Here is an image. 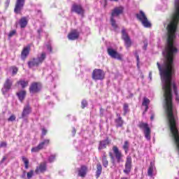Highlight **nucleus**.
Returning <instances> with one entry per match:
<instances>
[{"mask_svg":"<svg viewBox=\"0 0 179 179\" xmlns=\"http://www.w3.org/2000/svg\"><path fill=\"white\" fill-rule=\"evenodd\" d=\"M52 53V46L51 45H45L43 48V52L38 55L36 58H34L32 60L28 62L29 68H34V66H38L44 62V59H45L47 57V54Z\"/></svg>","mask_w":179,"mask_h":179,"instance_id":"1","label":"nucleus"},{"mask_svg":"<svg viewBox=\"0 0 179 179\" xmlns=\"http://www.w3.org/2000/svg\"><path fill=\"white\" fill-rule=\"evenodd\" d=\"M113 152L115 157L113 155V152H109V156L112 160V163H114L115 162V159L117 163H121V162H122V153L121 152V151H120L118 147L114 145L113 147Z\"/></svg>","mask_w":179,"mask_h":179,"instance_id":"2","label":"nucleus"},{"mask_svg":"<svg viewBox=\"0 0 179 179\" xmlns=\"http://www.w3.org/2000/svg\"><path fill=\"white\" fill-rule=\"evenodd\" d=\"M136 17L138 20L141 22L143 26H144V27H152V24L150 23V22H149V20H148V17H146V15L143 11L140 10L139 13L136 14Z\"/></svg>","mask_w":179,"mask_h":179,"instance_id":"3","label":"nucleus"},{"mask_svg":"<svg viewBox=\"0 0 179 179\" xmlns=\"http://www.w3.org/2000/svg\"><path fill=\"white\" fill-rule=\"evenodd\" d=\"M108 55L110 58H113V59H117V61H123L124 55L121 53L118 52L116 50L113 49L111 47H108L107 48Z\"/></svg>","mask_w":179,"mask_h":179,"instance_id":"4","label":"nucleus"},{"mask_svg":"<svg viewBox=\"0 0 179 179\" xmlns=\"http://www.w3.org/2000/svg\"><path fill=\"white\" fill-rule=\"evenodd\" d=\"M92 78L93 80H103L106 78V72L100 69H96L92 71Z\"/></svg>","mask_w":179,"mask_h":179,"instance_id":"5","label":"nucleus"},{"mask_svg":"<svg viewBox=\"0 0 179 179\" xmlns=\"http://www.w3.org/2000/svg\"><path fill=\"white\" fill-rule=\"evenodd\" d=\"M139 128L141 129H144V136L147 141H150L151 136H150V128H149V126L147 123L141 122L138 125Z\"/></svg>","mask_w":179,"mask_h":179,"instance_id":"6","label":"nucleus"},{"mask_svg":"<svg viewBox=\"0 0 179 179\" xmlns=\"http://www.w3.org/2000/svg\"><path fill=\"white\" fill-rule=\"evenodd\" d=\"M71 12L72 13H77V15H80L81 16L85 15V9L80 4H73L71 6Z\"/></svg>","mask_w":179,"mask_h":179,"instance_id":"7","label":"nucleus"},{"mask_svg":"<svg viewBox=\"0 0 179 179\" xmlns=\"http://www.w3.org/2000/svg\"><path fill=\"white\" fill-rule=\"evenodd\" d=\"M131 170H132V157H131V156H127L123 173H124V174H129Z\"/></svg>","mask_w":179,"mask_h":179,"instance_id":"8","label":"nucleus"},{"mask_svg":"<svg viewBox=\"0 0 179 179\" xmlns=\"http://www.w3.org/2000/svg\"><path fill=\"white\" fill-rule=\"evenodd\" d=\"M26 0H17L14 8V12L17 15H19L22 12V9H23V6H24V2Z\"/></svg>","mask_w":179,"mask_h":179,"instance_id":"9","label":"nucleus"},{"mask_svg":"<svg viewBox=\"0 0 179 179\" xmlns=\"http://www.w3.org/2000/svg\"><path fill=\"white\" fill-rule=\"evenodd\" d=\"M13 83V81L12 80H10V78H7L3 87L1 89V92L3 93V94H6V93H8V92H9L10 90V87H12V85Z\"/></svg>","mask_w":179,"mask_h":179,"instance_id":"10","label":"nucleus"},{"mask_svg":"<svg viewBox=\"0 0 179 179\" xmlns=\"http://www.w3.org/2000/svg\"><path fill=\"white\" fill-rule=\"evenodd\" d=\"M124 13V7L119 6L115 7L113 10H112L110 17H115V16H120V15H122Z\"/></svg>","mask_w":179,"mask_h":179,"instance_id":"11","label":"nucleus"},{"mask_svg":"<svg viewBox=\"0 0 179 179\" xmlns=\"http://www.w3.org/2000/svg\"><path fill=\"white\" fill-rule=\"evenodd\" d=\"M122 40H124L126 45H131V44H132V42L131 41V38H129V36L128 35L125 29L122 30Z\"/></svg>","mask_w":179,"mask_h":179,"instance_id":"12","label":"nucleus"},{"mask_svg":"<svg viewBox=\"0 0 179 179\" xmlns=\"http://www.w3.org/2000/svg\"><path fill=\"white\" fill-rule=\"evenodd\" d=\"M40 89H41V85L37 83H34L29 87V92L32 94L37 93L38 92H40Z\"/></svg>","mask_w":179,"mask_h":179,"instance_id":"13","label":"nucleus"},{"mask_svg":"<svg viewBox=\"0 0 179 179\" xmlns=\"http://www.w3.org/2000/svg\"><path fill=\"white\" fill-rule=\"evenodd\" d=\"M78 174L79 177L85 178L87 174V166H81L80 168L78 169Z\"/></svg>","mask_w":179,"mask_h":179,"instance_id":"14","label":"nucleus"},{"mask_svg":"<svg viewBox=\"0 0 179 179\" xmlns=\"http://www.w3.org/2000/svg\"><path fill=\"white\" fill-rule=\"evenodd\" d=\"M69 40H78L79 38V31L76 29H73L68 34Z\"/></svg>","mask_w":179,"mask_h":179,"instance_id":"15","label":"nucleus"},{"mask_svg":"<svg viewBox=\"0 0 179 179\" xmlns=\"http://www.w3.org/2000/svg\"><path fill=\"white\" fill-rule=\"evenodd\" d=\"M29 54H30V46H27L23 48L21 52V59L24 61V59H26V58H27L29 56Z\"/></svg>","mask_w":179,"mask_h":179,"instance_id":"16","label":"nucleus"},{"mask_svg":"<svg viewBox=\"0 0 179 179\" xmlns=\"http://www.w3.org/2000/svg\"><path fill=\"white\" fill-rule=\"evenodd\" d=\"M30 113H31V107L29 104L25 105L22 110V118H26Z\"/></svg>","mask_w":179,"mask_h":179,"instance_id":"17","label":"nucleus"},{"mask_svg":"<svg viewBox=\"0 0 179 179\" xmlns=\"http://www.w3.org/2000/svg\"><path fill=\"white\" fill-rule=\"evenodd\" d=\"M47 170V163L43 162L41 163L39 166H38L35 171L36 174H38L39 173H44Z\"/></svg>","mask_w":179,"mask_h":179,"instance_id":"18","label":"nucleus"},{"mask_svg":"<svg viewBox=\"0 0 179 179\" xmlns=\"http://www.w3.org/2000/svg\"><path fill=\"white\" fill-rule=\"evenodd\" d=\"M107 145H110V140L106 138V140L101 141L99 142V150H102V149H106Z\"/></svg>","mask_w":179,"mask_h":179,"instance_id":"19","label":"nucleus"},{"mask_svg":"<svg viewBox=\"0 0 179 179\" xmlns=\"http://www.w3.org/2000/svg\"><path fill=\"white\" fill-rule=\"evenodd\" d=\"M27 23H29V20L26 17H21L18 22V24H20L21 29H24L27 26Z\"/></svg>","mask_w":179,"mask_h":179,"instance_id":"20","label":"nucleus"},{"mask_svg":"<svg viewBox=\"0 0 179 179\" xmlns=\"http://www.w3.org/2000/svg\"><path fill=\"white\" fill-rule=\"evenodd\" d=\"M156 171V166H155V163L150 162V167L148 171V176L149 177H153V173Z\"/></svg>","mask_w":179,"mask_h":179,"instance_id":"21","label":"nucleus"},{"mask_svg":"<svg viewBox=\"0 0 179 179\" xmlns=\"http://www.w3.org/2000/svg\"><path fill=\"white\" fill-rule=\"evenodd\" d=\"M117 116L118 118L115 120L116 127L117 128H121V127L124 125V120H122V117H121L120 115L117 114Z\"/></svg>","mask_w":179,"mask_h":179,"instance_id":"22","label":"nucleus"},{"mask_svg":"<svg viewBox=\"0 0 179 179\" xmlns=\"http://www.w3.org/2000/svg\"><path fill=\"white\" fill-rule=\"evenodd\" d=\"M150 103V100H149V99H148L146 97L143 98L142 105L144 106V107H145V110L143 112V114H145V113H146V111H148V110H149V103Z\"/></svg>","mask_w":179,"mask_h":179,"instance_id":"23","label":"nucleus"},{"mask_svg":"<svg viewBox=\"0 0 179 179\" xmlns=\"http://www.w3.org/2000/svg\"><path fill=\"white\" fill-rule=\"evenodd\" d=\"M101 171H103V167L101 166V164H97L96 171L95 175L96 178H99V177L101 176Z\"/></svg>","mask_w":179,"mask_h":179,"instance_id":"24","label":"nucleus"},{"mask_svg":"<svg viewBox=\"0 0 179 179\" xmlns=\"http://www.w3.org/2000/svg\"><path fill=\"white\" fill-rule=\"evenodd\" d=\"M17 96L20 101H23L24 97H26V91H20L17 92Z\"/></svg>","mask_w":179,"mask_h":179,"instance_id":"25","label":"nucleus"},{"mask_svg":"<svg viewBox=\"0 0 179 179\" xmlns=\"http://www.w3.org/2000/svg\"><path fill=\"white\" fill-rule=\"evenodd\" d=\"M110 24L112 27H113L114 30H117V29H118V25L117 24V22L113 17H110Z\"/></svg>","mask_w":179,"mask_h":179,"instance_id":"26","label":"nucleus"},{"mask_svg":"<svg viewBox=\"0 0 179 179\" xmlns=\"http://www.w3.org/2000/svg\"><path fill=\"white\" fill-rule=\"evenodd\" d=\"M38 145L42 149H43L45 146H48V145H50V139H45L41 142Z\"/></svg>","mask_w":179,"mask_h":179,"instance_id":"27","label":"nucleus"},{"mask_svg":"<svg viewBox=\"0 0 179 179\" xmlns=\"http://www.w3.org/2000/svg\"><path fill=\"white\" fill-rule=\"evenodd\" d=\"M17 85H20L22 88L26 87L29 85V82L26 80H21L20 81H17Z\"/></svg>","mask_w":179,"mask_h":179,"instance_id":"28","label":"nucleus"},{"mask_svg":"<svg viewBox=\"0 0 179 179\" xmlns=\"http://www.w3.org/2000/svg\"><path fill=\"white\" fill-rule=\"evenodd\" d=\"M122 148L126 154L128 153V150H129V142L128 141H124Z\"/></svg>","mask_w":179,"mask_h":179,"instance_id":"29","label":"nucleus"},{"mask_svg":"<svg viewBox=\"0 0 179 179\" xmlns=\"http://www.w3.org/2000/svg\"><path fill=\"white\" fill-rule=\"evenodd\" d=\"M102 164L105 168L108 166V161L107 160V157H106V155L102 157Z\"/></svg>","mask_w":179,"mask_h":179,"instance_id":"30","label":"nucleus"},{"mask_svg":"<svg viewBox=\"0 0 179 179\" xmlns=\"http://www.w3.org/2000/svg\"><path fill=\"white\" fill-rule=\"evenodd\" d=\"M41 149H43V148H41V146L38 145L36 147L32 148L31 150V152L32 153H37V152H40V150H41Z\"/></svg>","mask_w":179,"mask_h":179,"instance_id":"31","label":"nucleus"},{"mask_svg":"<svg viewBox=\"0 0 179 179\" xmlns=\"http://www.w3.org/2000/svg\"><path fill=\"white\" fill-rule=\"evenodd\" d=\"M22 162L24 164L26 170H27L29 169V159L26 157H22Z\"/></svg>","mask_w":179,"mask_h":179,"instance_id":"32","label":"nucleus"},{"mask_svg":"<svg viewBox=\"0 0 179 179\" xmlns=\"http://www.w3.org/2000/svg\"><path fill=\"white\" fill-rule=\"evenodd\" d=\"M55 157H57V155L55 154L54 155H51L49 157H48V162L49 163H52V162L55 161Z\"/></svg>","mask_w":179,"mask_h":179,"instance_id":"33","label":"nucleus"},{"mask_svg":"<svg viewBox=\"0 0 179 179\" xmlns=\"http://www.w3.org/2000/svg\"><path fill=\"white\" fill-rule=\"evenodd\" d=\"M128 108H129L128 103H124V107H123L124 115H125L127 114V113H128L129 111V110Z\"/></svg>","mask_w":179,"mask_h":179,"instance_id":"34","label":"nucleus"},{"mask_svg":"<svg viewBox=\"0 0 179 179\" xmlns=\"http://www.w3.org/2000/svg\"><path fill=\"white\" fill-rule=\"evenodd\" d=\"M16 35V29H13L10 31L8 34V38H11V37H13V36Z\"/></svg>","mask_w":179,"mask_h":179,"instance_id":"35","label":"nucleus"},{"mask_svg":"<svg viewBox=\"0 0 179 179\" xmlns=\"http://www.w3.org/2000/svg\"><path fill=\"white\" fill-rule=\"evenodd\" d=\"M81 107L82 108H85V107H87V101L83 100L81 102Z\"/></svg>","mask_w":179,"mask_h":179,"instance_id":"36","label":"nucleus"},{"mask_svg":"<svg viewBox=\"0 0 179 179\" xmlns=\"http://www.w3.org/2000/svg\"><path fill=\"white\" fill-rule=\"evenodd\" d=\"M16 120V116H15V115H12L8 119V121H10V122H13Z\"/></svg>","mask_w":179,"mask_h":179,"instance_id":"37","label":"nucleus"},{"mask_svg":"<svg viewBox=\"0 0 179 179\" xmlns=\"http://www.w3.org/2000/svg\"><path fill=\"white\" fill-rule=\"evenodd\" d=\"M33 174H34V171H30L29 172L27 173V178L30 179L33 177Z\"/></svg>","mask_w":179,"mask_h":179,"instance_id":"38","label":"nucleus"},{"mask_svg":"<svg viewBox=\"0 0 179 179\" xmlns=\"http://www.w3.org/2000/svg\"><path fill=\"white\" fill-rule=\"evenodd\" d=\"M12 73L13 75H16L17 73V69L16 67H12Z\"/></svg>","mask_w":179,"mask_h":179,"instance_id":"39","label":"nucleus"},{"mask_svg":"<svg viewBox=\"0 0 179 179\" xmlns=\"http://www.w3.org/2000/svg\"><path fill=\"white\" fill-rule=\"evenodd\" d=\"M6 142H1L0 144V148H6Z\"/></svg>","mask_w":179,"mask_h":179,"instance_id":"40","label":"nucleus"},{"mask_svg":"<svg viewBox=\"0 0 179 179\" xmlns=\"http://www.w3.org/2000/svg\"><path fill=\"white\" fill-rule=\"evenodd\" d=\"M42 135L43 136H45V135H47V129H42Z\"/></svg>","mask_w":179,"mask_h":179,"instance_id":"41","label":"nucleus"},{"mask_svg":"<svg viewBox=\"0 0 179 179\" xmlns=\"http://www.w3.org/2000/svg\"><path fill=\"white\" fill-rule=\"evenodd\" d=\"M8 159V157L6 156L3 157V159L1 161V163H3L5 162V160H6Z\"/></svg>","mask_w":179,"mask_h":179,"instance_id":"42","label":"nucleus"},{"mask_svg":"<svg viewBox=\"0 0 179 179\" xmlns=\"http://www.w3.org/2000/svg\"><path fill=\"white\" fill-rule=\"evenodd\" d=\"M73 136H75V134H76V129H75V128H73Z\"/></svg>","mask_w":179,"mask_h":179,"instance_id":"43","label":"nucleus"},{"mask_svg":"<svg viewBox=\"0 0 179 179\" xmlns=\"http://www.w3.org/2000/svg\"><path fill=\"white\" fill-rule=\"evenodd\" d=\"M137 65H139V56H136Z\"/></svg>","mask_w":179,"mask_h":179,"instance_id":"44","label":"nucleus"},{"mask_svg":"<svg viewBox=\"0 0 179 179\" xmlns=\"http://www.w3.org/2000/svg\"><path fill=\"white\" fill-rule=\"evenodd\" d=\"M104 111V110H103V108H100V114L101 115H103V112Z\"/></svg>","mask_w":179,"mask_h":179,"instance_id":"45","label":"nucleus"},{"mask_svg":"<svg viewBox=\"0 0 179 179\" xmlns=\"http://www.w3.org/2000/svg\"><path fill=\"white\" fill-rule=\"evenodd\" d=\"M53 76L52 75H50L49 77H48V79H52V80H54V77H52Z\"/></svg>","mask_w":179,"mask_h":179,"instance_id":"46","label":"nucleus"},{"mask_svg":"<svg viewBox=\"0 0 179 179\" xmlns=\"http://www.w3.org/2000/svg\"><path fill=\"white\" fill-rule=\"evenodd\" d=\"M149 78H150V80H152V72H150Z\"/></svg>","mask_w":179,"mask_h":179,"instance_id":"47","label":"nucleus"},{"mask_svg":"<svg viewBox=\"0 0 179 179\" xmlns=\"http://www.w3.org/2000/svg\"><path fill=\"white\" fill-rule=\"evenodd\" d=\"M110 1H114V2H118V0H110Z\"/></svg>","mask_w":179,"mask_h":179,"instance_id":"48","label":"nucleus"},{"mask_svg":"<svg viewBox=\"0 0 179 179\" xmlns=\"http://www.w3.org/2000/svg\"><path fill=\"white\" fill-rule=\"evenodd\" d=\"M153 118H155V116L152 115V116L150 117V120H153Z\"/></svg>","mask_w":179,"mask_h":179,"instance_id":"49","label":"nucleus"},{"mask_svg":"<svg viewBox=\"0 0 179 179\" xmlns=\"http://www.w3.org/2000/svg\"><path fill=\"white\" fill-rule=\"evenodd\" d=\"M121 179H128V178H125V177H123V178H121Z\"/></svg>","mask_w":179,"mask_h":179,"instance_id":"50","label":"nucleus"},{"mask_svg":"<svg viewBox=\"0 0 179 179\" xmlns=\"http://www.w3.org/2000/svg\"><path fill=\"white\" fill-rule=\"evenodd\" d=\"M144 49H146V46L144 47Z\"/></svg>","mask_w":179,"mask_h":179,"instance_id":"51","label":"nucleus"},{"mask_svg":"<svg viewBox=\"0 0 179 179\" xmlns=\"http://www.w3.org/2000/svg\"><path fill=\"white\" fill-rule=\"evenodd\" d=\"M176 179H178V178H176Z\"/></svg>","mask_w":179,"mask_h":179,"instance_id":"52","label":"nucleus"}]
</instances>
